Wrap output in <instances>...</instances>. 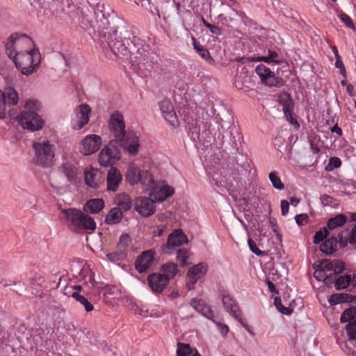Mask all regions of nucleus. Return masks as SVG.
I'll return each instance as SVG.
<instances>
[{
	"label": "nucleus",
	"instance_id": "obj_1",
	"mask_svg": "<svg viewBox=\"0 0 356 356\" xmlns=\"http://www.w3.org/2000/svg\"><path fill=\"white\" fill-rule=\"evenodd\" d=\"M6 52L21 73L26 76L31 74L41 62L39 49L26 35H11L6 44Z\"/></svg>",
	"mask_w": 356,
	"mask_h": 356
},
{
	"label": "nucleus",
	"instance_id": "obj_2",
	"mask_svg": "<svg viewBox=\"0 0 356 356\" xmlns=\"http://www.w3.org/2000/svg\"><path fill=\"white\" fill-rule=\"evenodd\" d=\"M94 15L95 19L90 22V26L98 32L102 42H106L118 57L129 56V38L126 35L122 38V33L120 36L118 35V31L110 27L109 20L102 10L97 9L95 11Z\"/></svg>",
	"mask_w": 356,
	"mask_h": 356
},
{
	"label": "nucleus",
	"instance_id": "obj_3",
	"mask_svg": "<svg viewBox=\"0 0 356 356\" xmlns=\"http://www.w3.org/2000/svg\"><path fill=\"white\" fill-rule=\"evenodd\" d=\"M109 127L116 142L128 154L136 156L139 150V138L136 134L125 131V123L123 115L118 111L113 112L110 117Z\"/></svg>",
	"mask_w": 356,
	"mask_h": 356
},
{
	"label": "nucleus",
	"instance_id": "obj_4",
	"mask_svg": "<svg viewBox=\"0 0 356 356\" xmlns=\"http://www.w3.org/2000/svg\"><path fill=\"white\" fill-rule=\"evenodd\" d=\"M59 218L69 229L74 232L94 231L96 229L94 219L76 209H63L60 212Z\"/></svg>",
	"mask_w": 356,
	"mask_h": 356
},
{
	"label": "nucleus",
	"instance_id": "obj_5",
	"mask_svg": "<svg viewBox=\"0 0 356 356\" xmlns=\"http://www.w3.org/2000/svg\"><path fill=\"white\" fill-rule=\"evenodd\" d=\"M40 106L37 100L29 99L26 102L24 109L17 117L19 123L24 129L37 131L42 127L44 121L36 113Z\"/></svg>",
	"mask_w": 356,
	"mask_h": 356
},
{
	"label": "nucleus",
	"instance_id": "obj_6",
	"mask_svg": "<svg viewBox=\"0 0 356 356\" xmlns=\"http://www.w3.org/2000/svg\"><path fill=\"white\" fill-rule=\"evenodd\" d=\"M33 147L35 152L36 163L44 168L51 166L54 157L53 145L49 141H43L35 143Z\"/></svg>",
	"mask_w": 356,
	"mask_h": 356
},
{
	"label": "nucleus",
	"instance_id": "obj_7",
	"mask_svg": "<svg viewBox=\"0 0 356 356\" xmlns=\"http://www.w3.org/2000/svg\"><path fill=\"white\" fill-rule=\"evenodd\" d=\"M188 134L192 140H200V137L207 140L210 138V124L202 120H197L188 117L185 119Z\"/></svg>",
	"mask_w": 356,
	"mask_h": 356
},
{
	"label": "nucleus",
	"instance_id": "obj_8",
	"mask_svg": "<svg viewBox=\"0 0 356 356\" xmlns=\"http://www.w3.org/2000/svg\"><path fill=\"white\" fill-rule=\"evenodd\" d=\"M256 74L259 76L262 83L268 87L281 88L284 85L282 78L276 77L274 72L263 64L259 65L255 69Z\"/></svg>",
	"mask_w": 356,
	"mask_h": 356
},
{
	"label": "nucleus",
	"instance_id": "obj_9",
	"mask_svg": "<svg viewBox=\"0 0 356 356\" xmlns=\"http://www.w3.org/2000/svg\"><path fill=\"white\" fill-rule=\"evenodd\" d=\"M90 112L91 108L88 104H82L77 106L74 111V117L72 120L73 129L79 130L88 124Z\"/></svg>",
	"mask_w": 356,
	"mask_h": 356
},
{
	"label": "nucleus",
	"instance_id": "obj_10",
	"mask_svg": "<svg viewBox=\"0 0 356 356\" xmlns=\"http://www.w3.org/2000/svg\"><path fill=\"white\" fill-rule=\"evenodd\" d=\"M344 234H346V230L339 232L337 236H332L329 237L321 244L320 250L326 254H332L337 250L338 243H339L341 248L345 247L347 239L343 238Z\"/></svg>",
	"mask_w": 356,
	"mask_h": 356
},
{
	"label": "nucleus",
	"instance_id": "obj_11",
	"mask_svg": "<svg viewBox=\"0 0 356 356\" xmlns=\"http://www.w3.org/2000/svg\"><path fill=\"white\" fill-rule=\"evenodd\" d=\"M119 159V151L113 145L112 141L102 149L99 155V162L102 166L113 165Z\"/></svg>",
	"mask_w": 356,
	"mask_h": 356
},
{
	"label": "nucleus",
	"instance_id": "obj_12",
	"mask_svg": "<svg viewBox=\"0 0 356 356\" xmlns=\"http://www.w3.org/2000/svg\"><path fill=\"white\" fill-rule=\"evenodd\" d=\"M101 145L102 138L96 134H90L81 140L79 149L83 155H90L97 152Z\"/></svg>",
	"mask_w": 356,
	"mask_h": 356
},
{
	"label": "nucleus",
	"instance_id": "obj_13",
	"mask_svg": "<svg viewBox=\"0 0 356 356\" xmlns=\"http://www.w3.org/2000/svg\"><path fill=\"white\" fill-rule=\"evenodd\" d=\"M154 264V251L149 250L143 252L135 262L136 269L139 273L149 270Z\"/></svg>",
	"mask_w": 356,
	"mask_h": 356
},
{
	"label": "nucleus",
	"instance_id": "obj_14",
	"mask_svg": "<svg viewBox=\"0 0 356 356\" xmlns=\"http://www.w3.org/2000/svg\"><path fill=\"white\" fill-rule=\"evenodd\" d=\"M207 266L203 263L194 266L188 272L186 286L189 290L193 289L197 281L206 274Z\"/></svg>",
	"mask_w": 356,
	"mask_h": 356
},
{
	"label": "nucleus",
	"instance_id": "obj_15",
	"mask_svg": "<svg viewBox=\"0 0 356 356\" xmlns=\"http://www.w3.org/2000/svg\"><path fill=\"white\" fill-rule=\"evenodd\" d=\"M134 208L141 216L148 217L154 213L155 204L150 198L140 197L136 200Z\"/></svg>",
	"mask_w": 356,
	"mask_h": 356
},
{
	"label": "nucleus",
	"instance_id": "obj_16",
	"mask_svg": "<svg viewBox=\"0 0 356 356\" xmlns=\"http://www.w3.org/2000/svg\"><path fill=\"white\" fill-rule=\"evenodd\" d=\"M159 108L163 118L172 127H177L179 124L178 119L176 115L174 107L169 99H163L159 102Z\"/></svg>",
	"mask_w": 356,
	"mask_h": 356
},
{
	"label": "nucleus",
	"instance_id": "obj_17",
	"mask_svg": "<svg viewBox=\"0 0 356 356\" xmlns=\"http://www.w3.org/2000/svg\"><path fill=\"white\" fill-rule=\"evenodd\" d=\"M187 243V236L184 234L182 230L176 229L169 235L166 244L163 247V251L166 252V249L170 250Z\"/></svg>",
	"mask_w": 356,
	"mask_h": 356
},
{
	"label": "nucleus",
	"instance_id": "obj_18",
	"mask_svg": "<svg viewBox=\"0 0 356 356\" xmlns=\"http://www.w3.org/2000/svg\"><path fill=\"white\" fill-rule=\"evenodd\" d=\"M147 282L153 291L160 293L168 286L169 282L161 273H152L148 276Z\"/></svg>",
	"mask_w": 356,
	"mask_h": 356
},
{
	"label": "nucleus",
	"instance_id": "obj_19",
	"mask_svg": "<svg viewBox=\"0 0 356 356\" xmlns=\"http://www.w3.org/2000/svg\"><path fill=\"white\" fill-rule=\"evenodd\" d=\"M222 302L226 312L229 313L236 319L240 318L241 312L239 306L229 293H224L222 294Z\"/></svg>",
	"mask_w": 356,
	"mask_h": 356
},
{
	"label": "nucleus",
	"instance_id": "obj_20",
	"mask_svg": "<svg viewBox=\"0 0 356 356\" xmlns=\"http://www.w3.org/2000/svg\"><path fill=\"white\" fill-rule=\"evenodd\" d=\"M190 305L198 313L205 316L208 319L213 320L215 314L211 307L202 299L193 298L191 300Z\"/></svg>",
	"mask_w": 356,
	"mask_h": 356
},
{
	"label": "nucleus",
	"instance_id": "obj_21",
	"mask_svg": "<svg viewBox=\"0 0 356 356\" xmlns=\"http://www.w3.org/2000/svg\"><path fill=\"white\" fill-rule=\"evenodd\" d=\"M122 176L119 170L111 166L108 170L106 177L107 189L111 191H116L121 183Z\"/></svg>",
	"mask_w": 356,
	"mask_h": 356
},
{
	"label": "nucleus",
	"instance_id": "obj_22",
	"mask_svg": "<svg viewBox=\"0 0 356 356\" xmlns=\"http://www.w3.org/2000/svg\"><path fill=\"white\" fill-rule=\"evenodd\" d=\"M104 181L102 173L97 170L90 168L85 171V182L91 188H97Z\"/></svg>",
	"mask_w": 356,
	"mask_h": 356
},
{
	"label": "nucleus",
	"instance_id": "obj_23",
	"mask_svg": "<svg viewBox=\"0 0 356 356\" xmlns=\"http://www.w3.org/2000/svg\"><path fill=\"white\" fill-rule=\"evenodd\" d=\"M104 207V202L102 199L89 200L84 206V211L86 213H97Z\"/></svg>",
	"mask_w": 356,
	"mask_h": 356
},
{
	"label": "nucleus",
	"instance_id": "obj_24",
	"mask_svg": "<svg viewBox=\"0 0 356 356\" xmlns=\"http://www.w3.org/2000/svg\"><path fill=\"white\" fill-rule=\"evenodd\" d=\"M348 220V217L343 213H340L333 218H330L327 222V229L332 231L344 225Z\"/></svg>",
	"mask_w": 356,
	"mask_h": 356
},
{
	"label": "nucleus",
	"instance_id": "obj_25",
	"mask_svg": "<svg viewBox=\"0 0 356 356\" xmlns=\"http://www.w3.org/2000/svg\"><path fill=\"white\" fill-rule=\"evenodd\" d=\"M115 203L118 206V208L124 211L129 210L132 206L131 199L126 193L118 194L115 197Z\"/></svg>",
	"mask_w": 356,
	"mask_h": 356
},
{
	"label": "nucleus",
	"instance_id": "obj_26",
	"mask_svg": "<svg viewBox=\"0 0 356 356\" xmlns=\"http://www.w3.org/2000/svg\"><path fill=\"white\" fill-rule=\"evenodd\" d=\"M122 217V211L119 208L114 207L106 215L105 222L108 225L117 224L121 221Z\"/></svg>",
	"mask_w": 356,
	"mask_h": 356
},
{
	"label": "nucleus",
	"instance_id": "obj_27",
	"mask_svg": "<svg viewBox=\"0 0 356 356\" xmlns=\"http://www.w3.org/2000/svg\"><path fill=\"white\" fill-rule=\"evenodd\" d=\"M141 170L134 163L130 164L129 166L127 178L131 184L139 182Z\"/></svg>",
	"mask_w": 356,
	"mask_h": 356
},
{
	"label": "nucleus",
	"instance_id": "obj_28",
	"mask_svg": "<svg viewBox=\"0 0 356 356\" xmlns=\"http://www.w3.org/2000/svg\"><path fill=\"white\" fill-rule=\"evenodd\" d=\"M162 275H165L167 278V280H169L173 278L178 272L177 265L175 263H167L162 266Z\"/></svg>",
	"mask_w": 356,
	"mask_h": 356
},
{
	"label": "nucleus",
	"instance_id": "obj_29",
	"mask_svg": "<svg viewBox=\"0 0 356 356\" xmlns=\"http://www.w3.org/2000/svg\"><path fill=\"white\" fill-rule=\"evenodd\" d=\"M63 173L66 176L68 181L74 180L77 174V168L71 163L66 162L61 167Z\"/></svg>",
	"mask_w": 356,
	"mask_h": 356
},
{
	"label": "nucleus",
	"instance_id": "obj_30",
	"mask_svg": "<svg viewBox=\"0 0 356 356\" xmlns=\"http://www.w3.org/2000/svg\"><path fill=\"white\" fill-rule=\"evenodd\" d=\"M353 296L348 293H334L329 298L330 305H337L341 302H349L353 301Z\"/></svg>",
	"mask_w": 356,
	"mask_h": 356
},
{
	"label": "nucleus",
	"instance_id": "obj_31",
	"mask_svg": "<svg viewBox=\"0 0 356 356\" xmlns=\"http://www.w3.org/2000/svg\"><path fill=\"white\" fill-rule=\"evenodd\" d=\"M257 60L264 61L267 63H275L279 64L282 61V58L277 51L268 49V56L259 57Z\"/></svg>",
	"mask_w": 356,
	"mask_h": 356
},
{
	"label": "nucleus",
	"instance_id": "obj_32",
	"mask_svg": "<svg viewBox=\"0 0 356 356\" xmlns=\"http://www.w3.org/2000/svg\"><path fill=\"white\" fill-rule=\"evenodd\" d=\"M351 275H339L337 278H334V286L337 290L344 289L350 285Z\"/></svg>",
	"mask_w": 356,
	"mask_h": 356
},
{
	"label": "nucleus",
	"instance_id": "obj_33",
	"mask_svg": "<svg viewBox=\"0 0 356 356\" xmlns=\"http://www.w3.org/2000/svg\"><path fill=\"white\" fill-rule=\"evenodd\" d=\"M140 178L139 182L145 186L147 189H152L154 187L152 176L148 170H141Z\"/></svg>",
	"mask_w": 356,
	"mask_h": 356
},
{
	"label": "nucleus",
	"instance_id": "obj_34",
	"mask_svg": "<svg viewBox=\"0 0 356 356\" xmlns=\"http://www.w3.org/2000/svg\"><path fill=\"white\" fill-rule=\"evenodd\" d=\"M280 102L283 106L282 110L284 115L293 113L294 103L289 95H285L284 97L281 98Z\"/></svg>",
	"mask_w": 356,
	"mask_h": 356
},
{
	"label": "nucleus",
	"instance_id": "obj_35",
	"mask_svg": "<svg viewBox=\"0 0 356 356\" xmlns=\"http://www.w3.org/2000/svg\"><path fill=\"white\" fill-rule=\"evenodd\" d=\"M192 353L193 350L189 344L181 342L177 343V356H190Z\"/></svg>",
	"mask_w": 356,
	"mask_h": 356
},
{
	"label": "nucleus",
	"instance_id": "obj_36",
	"mask_svg": "<svg viewBox=\"0 0 356 356\" xmlns=\"http://www.w3.org/2000/svg\"><path fill=\"white\" fill-rule=\"evenodd\" d=\"M4 94L7 104L16 105L17 104L18 94L13 88H8Z\"/></svg>",
	"mask_w": 356,
	"mask_h": 356
},
{
	"label": "nucleus",
	"instance_id": "obj_37",
	"mask_svg": "<svg viewBox=\"0 0 356 356\" xmlns=\"http://www.w3.org/2000/svg\"><path fill=\"white\" fill-rule=\"evenodd\" d=\"M356 317V307H352L346 309L341 316V322L346 323Z\"/></svg>",
	"mask_w": 356,
	"mask_h": 356
},
{
	"label": "nucleus",
	"instance_id": "obj_38",
	"mask_svg": "<svg viewBox=\"0 0 356 356\" xmlns=\"http://www.w3.org/2000/svg\"><path fill=\"white\" fill-rule=\"evenodd\" d=\"M190 258V252L188 250L182 248L177 251V260L181 266L188 264Z\"/></svg>",
	"mask_w": 356,
	"mask_h": 356
},
{
	"label": "nucleus",
	"instance_id": "obj_39",
	"mask_svg": "<svg viewBox=\"0 0 356 356\" xmlns=\"http://www.w3.org/2000/svg\"><path fill=\"white\" fill-rule=\"evenodd\" d=\"M75 300L79 302L83 307H84L85 310L87 312H90L93 310L94 307L92 305V303L86 298L83 294L79 293L78 296H76V298Z\"/></svg>",
	"mask_w": 356,
	"mask_h": 356
},
{
	"label": "nucleus",
	"instance_id": "obj_40",
	"mask_svg": "<svg viewBox=\"0 0 356 356\" xmlns=\"http://www.w3.org/2000/svg\"><path fill=\"white\" fill-rule=\"evenodd\" d=\"M269 179L273 187L278 190H282L284 188V186L276 172H271L269 174Z\"/></svg>",
	"mask_w": 356,
	"mask_h": 356
},
{
	"label": "nucleus",
	"instance_id": "obj_41",
	"mask_svg": "<svg viewBox=\"0 0 356 356\" xmlns=\"http://www.w3.org/2000/svg\"><path fill=\"white\" fill-rule=\"evenodd\" d=\"M173 193L174 189L172 187L169 186H165L163 188H161L158 193L159 200L161 201H163L167 197L172 195Z\"/></svg>",
	"mask_w": 356,
	"mask_h": 356
},
{
	"label": "nucleus",
	"instance_id": "obj_42",
	"mask_svg": "<svg viewBox=\"0 0 356 356\" xmlns=\"http://www.w3.org/2000/svg\"><path fill=\"white\" fill-rule=\"evenodd\" d=\"M330 236V231L327 229V227H324L323 230H318L316 232L314 237V243H319L321 241H323L324 238L328 237Z\"/></svg>",
	"mask_w": 356,
	"mask_h": 356
},
{
	"label": "nucleus",
	"instance_id": "obj_43",
	"mask_svg": "<svg viewBox=\"0 0 356 356\" xmlns=\"http://www.w3.org/2000/svg\"><path fill=\"white\" fill-rule=\"evenodd\" d=\"M346 330L350 340H356V321L350 322L346 326Z\"/></svg>",
	"mask_w": 356,
	"mask_h": 356
},
{
	"label": "nucleus",
	"instance_id": "obj_44",
	"mask_svg": "<svg viewBox=\"0 0 356 356\" xmlns=\"http://www.w3.org/2000/svg\"><path fill=\"white\" fill-rule=\"evenodd\" d=\"M131 242V238L128 234H122L118 243V248L120 251H124Z\"/></svg>",
	"mask_w": 356,
	"mask_h": 356
},
{
	"label": "nucleus",
	"instance_id": "obj_45",
	"mask_svg": "<svg viewBox=\"0 0 356 356\" xmlns=\"http://www.w3.org/2000/svg\"><path fill=\"white\" fill-rule=\"evenodd\" d=\"M341 165V161L338 157H331L329 160V163L326 165L325 170L331 171L334 168H338Z\"/></svg>",
	"mask_w": 356,
	"mask_h": 356
},
{
	"label": "nucleus",
	"instance_id": "obj_46",
	"mask_svg": "<svg viewBox=\"0 0 356 356\" xmlns=\"http://www.w3.org/2000/svg\"><path fill=\"white\" fill-rule=\"evenodd\" d=\"M6 95L0 90V119H3L6 117Z\"/></svg>",
	"mask_w": 356,
	"mask_h": 356
},
{
	"label": "nucleus",
	"instance_id": "obj_47",
	"mask_svg": "<svg viewBox=\"0 0 356 356\" xmlns=\"http://www.w3.org/2000/svg\"><path fill=\"white\" fill-rule=\"evenodd\" d=\"M333 268L334 274L341 273L345 269V264L341 260H334L332 261Z\"/></svg>",
	"mask_w": 356,
	"mask_h": 356
},
{
	"label": "nucleus",
	"instance_id": "obj_48",
	"mask_svg": "<svg viewBox=\"0 0 356 356\" xmlns=\"http://www.w3.org/2000/svg\"><path fill=\"white\" fill-rule=\"evenodd\" d=\"M202 22H203L204 26H206L207 28H208L212 33L218 35H221L222 30L220 27L209 23L204 19H202Z\"/></svg>",
	"mask_w": 356,
	"mask_h": 356
},
{
	"label": "nucleus",
	"instance_id": "obj_49",
	"mask_svg": "<svg viewBox=\"0 0 356 356\" xmlns=\"http://www.w3.org/2000/svg\"><path fill=\"white\" fill-rule=\"evenodd\" d=\"M318 268L323 272L327 270H332V261H331L329 259H323L320 261V264H318Z\"/></svg>",
	"mask_w": 356,
	"mask_h": 356
},
{
	"label": "nucleus",
	"instance_id": "obj_50",
	"mask_svg": "<svg viewBox=\"0 0 356 356\" xmlns=\"http://www.w3.org/2000/svg\"><path fill=\"white\" fill-rule=\"evenodd\" d=\"M248 245H249L250 250L253 253H254L256 255H257V256H264L265 255V252L264 251L260 250L257 247L255 242L252 239L249 238L248 241Z\"/></svg>",
	"mask_w": 356,
	"mask_h": 356
},
{
	"label": "nucleus",
	"instance_id": "obj_51",
	"mask_svg": "<svg viewBox=\"0 0 356 356\" xmlns=\"http://www.w3.org/2000/svg\"><path fill=\"white\" fill-rule=\"evenodd\" d=\"M275 305L276 306V307L277 308V309L282 312V314H290L291 311L289 308L288 307H286L284 306H283L282 305V302H281V299L279 298H275Z\"/></svg>",
	"mask_w": 356,
	"mask_h": 356
},
{
	"label": "nucleus",
	"instance_id": "obj_52",
	"mask_svg": "<svg viewBox=\"0 0 356 356\" xmlns=\"http://www.w3.org/2000/svg\"><path fill=\"white\" fill-rule=\"evenodd\" d=\"M79 293L74 290L73 286L67 285L63 289V294L68 297L76 298Z\"/></svg>",
	"mask_w": 356,
	"mask_h": 356
},
{
	"label": "nucleus",
	"instance_id": "obj_53",
	"mask_svg": "<svg viewBox=\"0 0 356 356\" xmlns=\"http://www.w3.org/2000/svg\"><path fill=\"white\" fill-rule=\"evenodd\" d=\"M213 321V323H216V325L218 326V330H220V333L223 335V336H225L228 332H229V327L226 325V324H224V323H221L220 322H218L216 319V317L213 318V320H212Z\"/></svg>",
	"mask_w": 356,
	"mask_h": 356
},
{
	"label": "nucleus",
	"instance_id": "obj_54",
	"mask_svg": "<svg viewBox=\"0 0 356 356\" xmlns=\"http://www.w3.org/2000/svg\"><path fill=\"white\" fill-rule=\"evenodd\" d=\"M307 214H298L295 217L296 222L298 225H304L307 222Z\"/></svg>",
	"mask_w": 356,
	"mask_h": 356
},
{
	"label": "nucleus",
	"instance_id": "obj_55",
	"mask_svg": "<svg viewBox=\"0 0 356 356\" xmlns=\"http://www.w3.org/2000/svg\"><path fill=\"white\" fill-rule=\"evenodd\" d=\"M334 199L332 197L327 195V194H323V195L321 196V201L322 202V204L323 205H332V202H333Z\"/></svg>",
	"mask_w": 356,
	"mask_h": 356
},
{
	"label": "nucleus",
	"instance_id": "obj_56",
	"mask_svg": "<svg viewBox=\"0 0 356 356\" xmlns=\"http://www.w3.org/2000/svg\"><path fill=\"white\" fill-rule=\"evenodd\" d=\"M286 120L292 125H293L296 129L299 128L300 124L297 120L293 117V113L290 114H287L284 115Z\"/></svg>",
	"mask_w": 356,
	"mask_h": 356
},
{
	"label": "nucleus",
	"instance_id": "obj_57",
	"mask_svg": "<svg viewBox=\"0 0 356 356\" xmlns=\"http://www.w3.org/2000/svg\"><path fill=\"white\" fill-rule=\"evenodd\" d=\"M335 67L340 70V72L343 76H346V71L341 58L336 59Z\"/></svg>",
	"mask_w": 356,
	"mask_h": 356
},
{
	"label": "nucleus",
	"instance_id": "obj_58",
	"mask_svg": "<svg viewBox=\"0 0 356 356\" xmlns=\"http://www.w3.org/2000/svg\"><path fill=\"white\" fill-rule=\"evenodd\" d=\"M289 203L287 200L281 201V211L282 216H286L289 213Z\"/></svg>",
	"mask_w": 356,
	"mask_h": 356
},
{
	"label": "nucleus",
	"instance_id": "obj_59",
	"mask_svg": "<svg viewBox=\"0 0 356 356\" xmlns=\"http://www.w3.org/2000/svg\"><path fill=\"white\" fill-rule=\"evenodd\" d=\"M193 44H194V48L197 50V51H198L200 53V54L201 55V56L202 58H206L207 56V55L209 54V52L207 49H205L202 47L197 45L196 42H194Z\"/></svg>",
	"mask_w": 356,
	"mask_h": 356
},
{
	"label": "nucleus",
	"instance_id": "obj_60",
	"mask_svg": "<svg viewBox=\"0 0 356 356\" xmlns=\"http://www.w3.org/2000/svg\"><path fill=\"white\" fill-rule=\"evenodd\" d=\"M341 20L346 24V25L350 28H353L354 25L351 18L346 14H342L341 15Z\"/></svg>",
	"mask_w": 356,
	"mask_h": 356
},
{
	"label": "nucleus",
	"instance_id": "obj_61",
	"mask_svg": "<svg viewBox=\"0 0 356 356\" xmlns=\"http://www.w3.org/2000/svg\"><path fill=\"white\" fill-rule=\"evenodd\" d=\"M348 241L351 244H356V225L351 229Z\"/></svg>",
	"mask_w": 356,
	"mask_h": 356
},
{
	"label": "nucleus",
	"instance_id": "obj_62",
	"mask_svg": "<svg viewBox=\"0 0 356 356\" xmlns=\"http://www.w3.org/2000/svg\"><path fill=\"white\" fill-rule=\"evenodd\" d=\"M224 134L220 131L215 134V140L220 147H222L224 144Z\"/></svg>",
	"mask_w": 356,
	"mask_h": 356
},
{
	"label": "nucleus",
	"instance_id": "obj_63",
	"mask_svg": "<svg viewBox=\"0 0 356 356\" xmlns=\"http://www.w3.org/2000/svg\"><path fill=\"white\" fill-rule=\"evenodd\" d=\"M314 275V277L318 280H323V278H325L324 272L322 271L321 269L315 270Z\"/></svg>",
	"mask_w": 356,
	"mask_h": 356
},
{
	"label": "nucleus",
	"instance_id": "obj_64",
	"mask_svg": "<svg viewBox=\"0 0 356 356\" xmlns=\"http://www.w3.org/2000/svg\"><path fill=\"white\" fill-rule=\"evenodd\" d=\"M331 131L332 133H336L339 136H341L343 133L342 129L337 124L334 125L331 128Z\"/></svg>",
	"mask_w": 356,
	"mask_h": 356
}]
</instances>
